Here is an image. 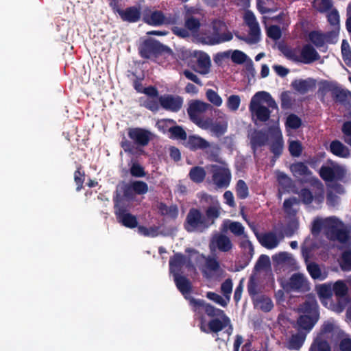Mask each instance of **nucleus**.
I'll use <instances>...</instances> for the list:
<instances>
[{"label": "nucleus", "instance_id": "obj_58", "mask_svg": "<svg viewBox=\"0 0 351 351\" xmlns=\"http://www.w3.org/2000/svg\"><path fill=\"white\" fill-rule=\"evenodd\" d=\"M221 290L224 297L227 299L228 302H229L232 291V281L230 278H228L222 282Z\"/></svg>", "mask_w": 351, "mask_h": 351}, {"label": "nucleus", "instance_id": "obj_48", "mask_svg": "<svg viewBox=\"0 0 351 351\" xmlns=\"http://www.w3.org/2000/svg\"><path fill=\"white\" fill-rule=\"evenodd\" d=\"M313 6L317 11L323 13L331 9L332 2L331 0H314Z\"/></svg>", "mask_w": 351, "mask_h": 351}, {"label": "nucleus", "instance_id": "obj_50", "mask_svg": "<svg viewBox=\"0 0 351 351\" xmlns=\"http://www.w3.org/2000/svg\"><path fill=\"white\" fill-rule=\"evenodd\" d=\"M228 124L226 122L223 123H213L210 119V125L208 129L215 133L217 136H221L227 131Z\"/></svg>", "mask_w": 351, "mask_h": 351}, {"label": "nucleus", "instance_id": "obj_55", "mask_svg": "<svg viewBox=\"0 0 351 351\" xmlns=\"http://www.w3.org/2000/svg\"><path fill=\"white\" fill-rule=\"evenodd\" d=\"M290 154L293 157H299L302 152V146L299 141H292L289 145Z\"/></svg>", "mask_w": 351, "mask_h": 351}, {"label": "nucleus", "instance_id": "obj_37", "mask_svg": "<svg viewBox=\"0 0 351 351\" xmlns=\"http://www.w3.org/2000/svg\"><path fill=\"white\" fill-rule=\"evenodd\" d=\"M307 271L313 280H324L326 278V274H322L319 265L315 263H309L306 266Z\"/></svg>", "mask_w": 351, "mask_h": 351}, {"label": "nucleus", "instance_id": "obj_46", "mask_svg": "<svg viewBox=\"0 0 351 351\" xmlns=\"http://www.w3.org/2000/svg\"><path fill=\"white\" fill-rule=\"evenodd\" d=\"M302 125L301 119L295 114H290L286 119L285 126L287 128L297 130Z\"/></svg>", "mask_w": 351, "mask_h": 351}, {"label": "nucleus", "instance_id": "obj_39", "mask_svg": "<svg viewBox=\"0 0 351 351\" xmlns=\"http://www.w3.org/2000/svg\"><path fill=\"white\" fill-rule=\"evenodd\" d=\"M324 33L319 31H311L308 34L309 40L318 49L323 47L326 43Z\"/></svg>", "mask_w": 351, "mask_h": 351}, {"label": "nucleus", "instance_id": "obj_36", "mask_svg": "<svg viewBox=\"0 0 351 351\" xmlns=\"http://www.w3.org/2000/svg\"><path fill=\"white\" fill-rule=\"evenodd\" d=\"M197 64L199 71L202 74H206L208 73L210 66V58L209 56L204 52H199L197 56Z\"/></svg>", "mask_w": 351, "mask_h": 351}, {"label": "nucleus", "instance_id": "obj_61", "mask_svg": "<svg viewBox=\"0 0 351 351\" xmlns=\"http://www.w3.org/2000/svg\"><path fill=\"white\" fill-rule=\"evenodd\" d=\"M328 23L335 28L339 29V14L336 9L332 10L327 15Z\"/></svg>", "mask_w": 351, "mask_h": 351}, {"label": "nucleus", "instance_id": "obj_30", "mask_svg": "<svg viewBox=\"0 0 351 351\" xmlns=\"http://www.w3.org/2000/svg\"><path fill=\"white\" fill-rule=\"evenodd\" d=\"M184 27L192 36H197L199 37V34L198 33L201 27V23L199 19H197L193 16H185Z\"/></svg>", "mask_w": 351, "mask_h": 351}, {"label": "nucleus", "instance_id": "obj_49", "mask_svg": "<svg viewBox=\"0 0 351 351\" xmlns=\"http://www.w3.org/2000/svg\"><path fill=\"white\" fill-rule=\"evenodd\" d=\"M134 195H144L148 192L147 184L141 180H135L131 182Z\"/></svg>", "mask_w": 351, "mask_h": 351}, {"label": "nucleus", "instance_id": "obj_15", "mask_svg": "<svg viewBox=\"0 0 351 351\" xmlns=\"http://www.w3.org/2000/svg\"><path fill=\"white\" fill-rule=\"evenodd\" d=\"M114 12L117 13L123 21L128 23H136L141 17L140 7L130 6L125 10L121 9L115 3H109Z\"/></svg>", "mask_w": 351, "mask_h": 351}, {"label": "nucleus", "instance_id": "obj_51", "mask_svg": "<svg viewBox=\"0 0 351 351\" xmlns=\"http://www.w3.org/2000/svg\"><path fill=\"white\" fill-rule=\"evenodd\" d=\"M317 293L322 298L330 299L333 295L331 284L321 285L318 288Z\"/></svg>", "mask_w": 351, "mask_h": 351}, {"label": "nucleus", "instance_id": "obj_44", "mask_svg": "<svg viewBox=\"0 0 351 351\" xmlns=\"http://www.w3.org/2000/svg\"><path fill=\"white\" fill-rule=\"evenodd\" d=\"M140 104L141 106L145 107V108L152 111L156 112L159 110V97L154 98H147L146 99L142 101V97L140 99Z\"/></svg>", "mask_w": 351, "mask_h": 351}, {"label": "nucleus", "instance_id": "obj_62", "mask_svg": "<svg viewBox=\"0 0 351 351\" xmlns=\"http://www.w3.org/2000/svg\"><path fill=\"white\" fill-rule=\"evenodd\" d=\"M240 247L243 250L244 253L247 254V258L250 260L254 252L252 242L247 239L242 241L240 243Z\"/></svg>", "mask_w": 351, "mask_h": 351}, {"label": "nucleus", "instance_id": "obj_18", "mask_svg": "<svg viewBox=\"0 0 351 351\" xmlns=\"http://www.w3.org/2000/svg\"><path fill=\"white\" fill-rule=\"evenodd\" d=\"M232 243L230 238L223 234H217L212 237L209 243L211 252L219 250L221 252H228L232 248Z\"/></svg>", "mask_w": 351, "mask_h": 351}, {"label": "nucleus", "instance_id": "obj_43", "mask_svg": "<svg viewBox=\"0 0 351 351\" xmlns=\"http://www.w3.org/2000/svg\"><path fill=\"white\" fill-rule=\"evenodd\" d=\"M256 305H258L260 309L265 313L271 311L274 308L272 300L265 295H261L256 299Z\"/></svg>", "mask_w": 351, "mask_h": 351}, {"label": "nucleus", "instance_id": "obj_7", "mask_svg": "<svg viewBox=\"0 0 351 351\" xmlns=\"http://www.w3.org/2000/svg\"><path fill=\"white\" fill-rule=\"evenodd\" d=\"M325 234L330 241H337L345 243L349 239L348 231L344 228V224L335 217L326 219L324 223Z\"/></svg>", "mask_w": 351, "mask_h": 351}, {"label": "nucleus", "instance_id": "obj_12", "mask_svg": "<svg viewBox=\"0 0 351 351\" xmlns=\"http://www.w3.org/2000/svg\"><path fill=\"white\" fill-rule=\"evenodd\" d=\"M143 21L152 26H161L162 25H176L178 22V17L176 16H166L161 10H148L143 14Z\"/></svg>", "mask_w": 351, "mask_h": 351}, {"label": "nucleus", "instance_id": "obj_54", "mask_svg": "<svg viewBox=\"0 0 351 351\" xmlns=\"http://www.w3.org/2000/svg\"><path fill=\"white\" fill-rule=\"evenodd\" d=\"M341 267L344 271L351 270V250H347L342 253Z\"/></svg>", "mask_w": 351, "mask_h": 351}, {"label": "nucleus", "instance_id": "obj_5", "mask_svg": "<svg viewBox=\"0 0 351 351\" xmlns=\"http://www.w3.org/2000/svg\"><path fill=\"white\" fill-rule=\"evenodd\" d=\"M280 51L288 60L296 63L309 64L320 59L319 54L311 44L303 45L301 49L285 46Z\"/></svg>", "mask_w": 351, "mask_h": 351}, {"label": "nucleus", "instance_id": "obj_63", "mask_svg": "<svg viewBox=\"0 0 351 351\" xmlns=\"http://www.w3.org/2000/svg\"><path fill=\"white\" fill-rule=\"evenodd\" d=\"M341 131L344 134V142L351 146V121L344 122Z\"/></svg>", "mask_w": 351, "mask_h": 351}, {"label": "nucleus", "instance_id": "obj_13", "mask_svg": "<svg viewBox=\"0 0 351 351\" xmlns=\"http://www.w3.org/2000/svg\"><path fill=\"white\" fill-rule=\"evenodd\" d=\"M114 210L116 219L119 223L130 229L138 226L136 217L129 212L126 206L116 204V205H114Z\"/></svg>", "mask_w": 351, "mask_h": 351}, {"label": "nucleus", "instance_id": "obj_23", "mask_svg": "<svg viewBox=\"0 0 351 351\" xmlns=\"http://www.w3.org/2000/svg\"><path fill=\"white\" fill-rule=\"evenodd\" d=\"M256 237L262 246L267 249L271 250L276 247L279 241L274 232H269L263 234L255 232Z\"/></svg>", "mask_w": 351, "mask_h": 351}, {"label": "nucleus", "instance_id": "obj_20", "mask_svg": "<svg viewBox=\"0 0 351 351\" xmlns=\"http://www.w3.org/2000/svg\"><path fill=\"white\" fill-rule=\"evenodd\" d=\"M159 102L162 108L171 112H178L182 108L183 101L179 96L167 95L159 97Z\"/></svg>", "mask_w": 351, "mask_h": 351}, {"label": "nucleus", "instance_id": "obj_2", "mask_svg": "<svg viewBox=\"0 0 351 351\" xmlns=\"http://www.w3.org/2000/svg\"><path fill=\"white\" fill-rule=\"evenodd\" d=\"M271 109L278 110V105L271 95L265 91L257 92L251 99L249 110L252 116L261 122L267 121L270 117Z\"/></svg>", "mask_w": 351, "mask_h": 351}, {"label": "nucleus", "instance_id": "obj_53", "mask_svg": "<svg viewBox=\"0 0 351 351\" xmlns=\"http://www.w3.org/2000/svg\"><path fill=\"white\" fill-rule=\"evenodd\" d=\"M207 99L215 106H220L222 104L221 97L213 90L208 89L206 93Z\"/></svg>", "mask_w": 351, "mask_h": 351}, {"label": "nucleus", "instance_id": "obj_4", "mask_svg": "<svg viewBox=\"0 0 351 351\" xmlns=\"http://www.w3.org/2000/svg\"><path fill=\"white\" fill-rule=\"evenodd\" d=\"M128 136L131 141L124 137L120 145L125 153L134 154L138 152V147H144L149 144L152 134L142 128H130L128 129Z\"/></svg>", "mask_w": 351, "mask_h": 351}, {"label": "nucleus", "instance_id": "obj_16", "mask_svg": "<svg viewBox=\"0 0 351 351\" xmlns=\"http://www.w3.org/2000/svg\"><path fill=\"white\" fill-rule=\"evenodd\" d=\"M134 198V193L132 190V184L122 182L117 186L115 194L113 197L114 205L116 204L121 206H126L124 199L132 200Z\"/></svg>", "mask_w": 351, "mask_h": 351}, {"label": "nucleus", "instance_id": "obj_6", "mask_svg": "<svg viewBox=\"0 0 351 351\" xmlns=\"http://www.w3.org/2000/svg\"><path fill=\"white\" fill-rule=\"evenodd\" d=\"M212 108L213 106L208 103L200 100H194L190 103L187 108V113L193 123L202 129L208 130L210 125V119H204L202 114L212 110Z\"/></svg>", "mask_w": 351, "mask_h": 351}, {"label": "nucleus", "instance_id": "obj_24", "mask_svg": "<svg viewBox=\"0 0 351 351\" xmlns=\"http://www.w3.org/2000/svg\"><path fill=\"white\" fill-rule=\"evenodd\" d=\"M186 147L191 151L204 150L210 147V143L199 136L191 135L187 139Z\"/></svg>", "mask_w": 351, "mask_h": 351}, {"label": "nucleus", "instance_id": "obj_26", "mask_svg": "<svg viewBox=\"0 0 351 351\" xmlns=\"http://www.w3.org/2000/svg\"><path fill=\"white\" fill-rule=\"evenodd\" d=\"M221 206L219 202L213 204L205 210L204 218L208 227L213 225L215 220L219 217L221 214Z\"/></svg>", "mask_w": 351, "mask_h": 351}, {"label": "nucleus", "instance_id": "obj_25", "mask_svg": "<svg viewBox=\"0 0 351 351\" xmlns=\"http://www.w3.org/2000/svg\"><path fill=\"white\" fill-rule=\"evenodd\" d=\"M291 86L300 94H305L315 87V81L311 78L307 80H295L292 82Z\"/></svg>", "mask_w": 351, "mask_h": 351}, {"label": "nucleus", "instance_id": "obj_59", "mask_svg": "<svg viewBox=\"0 0 351 351\" xmlns=\"http://www.w3.org/2000/svg\"><path fill=\"white\" fill-rule=\"evenodd\" d=\"M267 35L274 40H279L282 36L281 29L278 25H272L268 27Z\"/></svg>", "mask_w": 351, "mask_h": 351}, {"label": "nucleus", "instance_id": "obj_32", "mask_svg": "<svg viewBox=\"0 0 351 351\" xmlns=\"http://www.w3.org/2000/svg\"><path fill=\"white\" fill-rule=\"evenodd\" d=\"M309 351H331L329 342L322 335H317L313 341Z\"/></svg>", "mask_w": 351, "mask_h": 351}, {"label": "nucleus", "instance_id": "obj_1", "mask_svg": "<svg viewBox=\"0 0 351 351\" xmlns=\"http://www.w3.org/2000/svg\"><path fill=\"white\" fill-rule=\"evenodd\" d=\"M190 304L195 311L199 314V327L202 332L217 334L227 328L226 332L230 335L233 332V327L230 317L224 311L216 308L202 299L191 298Z\"/></svg>", "mask_w": 351, "mask_h": 351}, {"label": "nucleus", "instance_id": "obj_56", "mask_svg": "<svg viewBox=\"0 0 351 351\" xmlns=\"http://www.w3.org/2000/svg\"><path fill=\"white\" fill-rule=\"evenodd\" d=\"M130 172L132 176L135 178H143L146 176L144 167L138 162L132 164L130 169Z\"/></svg>", "mask_w": 351, "mask_h": 351}, {"label": "nucleus", "instance_id": "obj_52", "mask_svg": "<svg viewBox=\"0 0 351 351\" xmlns=\"http://www.w3.org/2000/svg\"><path fill=\"white\" fill-rule=\"evenodd\" d=\"M241 104V98L237 95H232L228 97L226 102L228 108L231 111H237Z\"/></svg>", "mask_w": 351, "mask_h": 351}, {"label": "nucleus", "instance_id": "obj_17", "mask_svg": "<svg viewBox=\"0 0 351 351\" xmlns=\"http://www.w3.org/2000/svg\"><path fill=\"white\" fill-rule=\"evenodd\" d=\"M287 291H306L309 289L307 278L301 273H295L284 285Z\"/></svg>", "mask_w": 351, "mask_h": 351}, {"label": "nucleus", "instance_id": "obj_47", "mask_svg": "<svg viewBox=\"0 0 351 351\" xmlns=\"http://www.w3.org/2000/svg\"><path fill=\"white\" fill-rule=\"evenodd\" d=\"M342 58L348 66H351V48L346 40H343L341 43Z\"/></svg>", "mask_w": 351, "mask_h": 351}, {"label": "nucleus", "instance_id": "obj_19", "mask_svg": "<svg viewBox=\"0 0 351 351\" xmlns=\"http://www.w3.org/2000/svg\"><path fill=\"white\" fill-rule=\"evenodd\" d=\"M232 175L228 168L217 166L213 173V181L219 188H226L229 186Z\"/></svg>", "mask_w": 351, "mask_h": 351}, {"label": "nucleus", "instance_id": "obj_10", "mask_svg": "<svg viewBox=\"0 0 351 351\" xmlns=\"http://www.w3.org/2000/svg\"><path fill=\"white\" fill-rule=\"evenodd\" d=\"M139 54L141 58L149 59L152 56L157 57L162 53L172 54V50L167 46L154 39H147L141 44Z\"/></svg>", "mask_w": 351, "mask_h": 351}, {"label": "nucleus", "instance_id": "obj_35", "mask_svg": "<svg viewBox=\"0 0 351 351\" xmlns=\"http://www.w3.org/2000/svg\"><path fill=\"white\" fill-rule=\"evenodd\" d=\"M330 149V152L337 156L346 158L349 156L348 149L338 140L331 142Z\"/></svg>", "mask_w": 351, "mask_h": 351}, {"label": "nucleus", "instance_id": "obj_42", "mask_svg": "<svg viewBox=\"0 0 351 351\" xmlns=\"http://www.w3.org/2000/svg\"><path fill=\"white\" fill-rule=\"evenodd\" d=\"M168 131L170 133V138L182 141L187 139L186 131L180 125L170 127Z\"/></svg>", "mask_w": 351, "mask_h": 351}, {"label": "nucleus", "instance_id": "obj_14", "mask_svg": "<svg viewBox=\"0 0 351 351\" xmlns=\"http://www.w3.org/2000/svg\"><path fill=\"white\" fill-rule=\"evenodd\" d=\"M319 174L325 182L342 181L346 177V171L339 165L334 167L322 165L319 169Z\"/></svg>", "mask_w": 351, "mask_h": 351}, {"label": "nucleus", "instance_id": "obj_9", "mask_svg": "<svg viewBox=\"0 0 351 351\" xmlns=\"http://www.w3.org/2000/svg\"><path fill=\"white\" fill-rule=\"evenodd\" d=\"M184 228L188 232H202L209 227L204 218V215L198 208H192L186 215Z\"/></svg>", "mask_w": 351, "mask_h": 351}, {"label": "nucleus", "instance_id": "obj_45", "mask_svg": "<svg viewBox=\"0 0 351 351\" xmlns=\"http://www.w3.org/2000/svg\"><path fill=\"white\" fill-rule=\"evenodd\" d=\"M85 180V172L82 170V167L79 165L74 172V181L77 185L76 190L80 191L83 188V184Z\"/></svg>", "mask_w": 351, "mask_h": 351}, {"label": "nucleus", "instance_id": "obj_27", "mask_svg": "<svg viewBox=\"0 0 351 351\" xmlns=\"http://www.w3.org/2000/svg\"><path fill=\"white\" fill-rule=\"evenodd\" d=\"M284 148L282 135L280 130H277L275 138L270 145V151L274 154V158H278L282 155Z\"/></svg>", "mask_w": 351, "mask_h": 351}, {"label": "nucleus", "instance_id": "obj_11", "mask_svg": "<svg viewBox=\"0 0 351 351\" xmlns=\"http://www.w3.org/2000/svg\"><path fill=\"white\" fill-rule=\"evenodd\" d=\"M328 93H331V96L335 102L340 104H344L348 99V96L351 95L350 91L341 88L337 83L325 80L321 82L318 93L324 99Z\"/></svg>", "mask_w": 351, "mask_h": 351}, {"label": "nucleus", "instance_id": "obj_57", "mask_svg": "<svg viewBox=\"0 0 351 351\" xmlns=\"http://www.w3.org/2000/svg\"><path fill=\"white\" fill-rule=\"evenodd\" d=\"M280 105L283 110L291 108L293 102L289 92L284 91L280 95Z\"/></svg>", "mask_w": 351, "mask_h": 351}, {"label": "nucleus", "instance_id": "obj_3", "mask_svg": "<svg viewBox=\"0 0 351 351\" xmlns=\"http://www.w3.org/2000/svg\"><path fill=\"white\" fill-rule=\"evenodd\" d=\"M211 32H202L199 35V40L205 45H216L230 41L233 35L228 30L226 23L221 19H214L210 23Z\"/></svg>", "mask_w": 351, "mask_h": 351}, {"label": "nucleus", "instance_id": "obj_41", "mask_svg": "<svg viewBox=\"0 0 351 351\" xmlns=\"http://www.w3.org/2000/svg\"><path fill=\"white\" fill-rule=\"evenodd\" d=\"M235 192L238 199H245L249 196V188L243 180H239L235 186Z\"/></svg>", "mask_w": 351, "mask_h": 351}, {"label": "nucleus", "instance_id": "obj_21", "mask_svg": "<svg viewBox=\"0 0 351 351\" xmlns=\"http://www.w3.org/2000/svg\"><path fill=\"white\" fill-rule=\"evenodd\" d=\"M319 319L308 316L307 315H301L298 317L294 328L298 331L308 333L314 327Z\"/></svg>", "mask_w": 351, "mask_h": 351}, {"label": "nucleus", "instance_id": "obj_8", "mask_svg": "<svg viewBox=\"0 0 351 351\" xmlns=\"http://www.w3.org/2000/svg\"><path fill=\"white\" fill-rule=\"evenodd\" d=\"M243 21L245 24L249 27V36H241L238 32L234 33L235 36L248 44L258 43L261 40V28L253 12L249 10H246L243 15Z\"/></svg>", "mask_w": 351, "mask_h": 351}, {"label": "nucleus", "instance_id": "obj_64", "mask_svg": "<svg viewBox=\"0 0 351 351\" xmlns=\"http://www.w3.org/2000/svg\"><path fill=\"white\" fill-rule=\"evenodd\" d=\"M206 267L210 271H217L220 269V264L215 257L208 256L206 259Z\"/></svg>", "mask_w": 351, "mask_h": 351}, {"label": "nucleus", "instance_id": "obj_40", "mask_svg": "<svg viewBox=\"0 0 351 351\" xmlns=\"http://www.w3.org/2000/svg\"><path fill=\"white\" fill-rule=\"evenodd\" d=\"M332 290L337 298H342L348 294V288L344 281L339 280L333 284Z\"/></svg>", "mask_w": 351, "mask_h": 351}, {"label": "nucleus", "instance_id": "obj_34", "mask_svg": "<svg viewBox=\"0 0 351 351\" xmlns=\"http://www.w3.org/2000/svg\"><path fill=\"white\" fill-rule=\"evenodd\" d=\"M290 170L295 178L311 176L312 172L303 162H297L290 166Z\"/></svg>", "mask_w": 351, "mask_h": 351}, {"label": "nucleus", "instance_id": "obj_33", "mask_svg": "<svg viewBox=\"0 0 351 351\" xmlns=\"http://www.w3.org/2000/svg\"><path fill=\"white\" fill-rule=\"evenodd\" d=\"M306 334L303 331H298L296 334L292 335L288 342V348L289 350H298L302 346Z\"/></svg>", "mask_w": 351, "mask_h": 351}, {"label": "nucleus", "instance_id": "obj_38", "mask_svg": "<svg viewBox=\"0 0 351 351\" xmlns=\"http://www.w3.org/2000/svg\"><path fill=\"white\" fill-rule=\"evenodd\" d=\"M206 175L204 169L199 166L192 167L189 173V178L195 183L202 182L205 179Z\"/></svg>", "mask_w": 351, "mask_h": 351}, {"label": "nucleus", "instance_id": "obj_28", "mask_svg": "<svg viewBox=\"0 0 351 351\" xmlns=\"http://www.w3.org/2000/svg\"><path fill=\"white\" fill-rule=\"evenodd\" d=\"M173 276L176 285L182 295H185L191 292L192 285L186 277L180 276L177 273L174 274Z\"/></svg>", "mask_w": 351, "mask_h": 351}, {"label": "nucleus", "instance_id": "obj_29", "mask_svg": "<svg viewBox=\"0 0 351 351\" xmlns=\"http://www.w3.org/2000/svg\"><path fill=\"white\" fill-rule=\"evenodd\" d=\"M186 262V256L181 253H176L173 256L170 257L169 271L173 275L180 271L182 267L184 266Z\"/></svg>", "mask_w": 351, "mask_h": 351}, {"label": "nucleus", "instance_id": "obj_31", "mask_svg": "<svg viewBox=\"0 0 351 351\" xmlns=\"http://www.w3.org/2000/svg\"><path fill=\"white\" fill-rule=\"evenodd\" d=\"M267 141L268 137L265 132L262 131L255 132L250 138L252 149L255 152L258 147L265 145Z\"/></svg>", "mask_w": 351, "mask_h": 351}, {"label": "nucleus", "instance_id": "obj_60", "mask_svg": "<svg viewBox=\"0 0 351 351\" xmlns=\"http://www.w3.org/2000/svg\"><path fill=\"white\" fill-rule=\"evenodd\" d=\"M299 196L301 198L302 202L304 204L307 205L311 204L314 198L312 192L308 189L306 188H303L300 190L299 193Z\"/></svg>", "mask_w": 351, "mask_h": 351}, {"label": "nucleus", "instance_id": "obj_22", "mask_svg": "<svg viewBox=\"0 0 351 351\" xmlns=\"http://www.w3.org/2000/svg\"><path fill=\"white\" fill-rule=\"evenodd\" d=\"M299 310L300 312L303 313L304 315H307L317 319L319 318L318 304L314 298H309L305 300L300 305Z\"/></svg>", "mask_w": 351, "mask_h": 351}]
</instances>
